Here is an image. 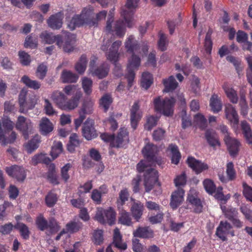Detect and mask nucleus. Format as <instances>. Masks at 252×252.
I'll return each mask as SVG.
<instances>
[{"label": "nucleus", "instance_id": "f257e3e1", "mask_svg": "<svg viewBox=\"0 0 252 252\" xmlns=\"http://www.w3.org/2000/svg\"><path fill=\"white\" fill-rule=\"evenodd\" d=\"M142 152L146 160H141L138 162L136 165V169L140 173L144 172V186L145 191L149 192L157 185L159 188V193H160L161 184L158 182V172L150 167L155 164L160 165L162 162L161 158L156 156L158 147L153 144L148 143L143 148Z\"/></svg>", "mask_w": 252, "mask_h": 252}, {"label": "nucleus", "instance_id": "f03ea898", "mask_svg": "<svg viewBox=\"0 0 252 252\" xmlns=\"http://www.w3.org/2000/svg\"><path fill=\"white\" fill-rule=\"evenodd\" d=\"M42 43L52 44L55 42L59 48H63L66 52L73 51L75 41V35L71 33L65 32L64 35H54L52 32L46 31L42 32L39 35Z\"/></svg>", "mask_w": 252, "mask_h": 252}, {"label": "nucleus", "instance_id": "7ed1b4c3", "mask_svg": "<svg viewBox=\"0 0 252 252\" xmlns=\"http://www.w3.org/2000/svg\"><path fill=\"white\" fill-rule=\"evenodd\" d=\"M81 96V92H77L74 96L67 100V97L63 93L56 91L52 93L51 98L60 109L70 111L74 110L78 106Z\"/></svg>", "mask_w": 252, "mask_h": 252}, {"label": "nucleus", "instance_id": "20e7f679", "mask_svg": "<svg viewBox=\"0 0 252 252\" xmlns=\"http://www.w3.org/2000/svg\"><path fill=\"white\" fill-rule=\"evenodd\" d=\"M93 8L91 6L84 8L80 14L75 15L68 22L67 27L71 31L77 27L88 25L89 27H95L97 23L92 19Z\"/></svg>", "mask_w": 252, "mask_h": 252}, {"label": "nucleus", "instance_id": "39448f33", "mask_svg": "<svg viewBox=\"0 0 252 252\" xmlns=\"http://www.w3.org/2000/svg\"><path fill=\"white\" fill-rule=\"evenodd\" d=\"M101 139L106 143H110L112 148H121L129 142L128 132L125 127H121L115 137L114 134L103 133L100 135Z\"/></svg>", "mask_w": 252, "mask_h": 252}, {"label": "nucleus", "instance_id": "423d86ee", "mask_svg": "<svg viewBox=\"0 0 252 252\" xmlns=\"http://www.w3.org/2000/svg\"><path fill=\"white\" fill-rule=\"evenodd\" d=\"M175 104V99L172 97L163 98L160 96H158L155 97L153 100L155 111L167 117L173 115Z\"/></svg>", "mask_w": 252, "mask_h": 252}, {"label": "nucleus", "instance_id": "0eeeda50", "mask_svg": "<svg viewBox=\"0 0 252 252\" xmlns=\"http://www.w3.org/2000/svg\"><path fill=\"white\" fill-rule=\"evenodd\" d=\"M35 224L37 228L41 231L49 229L51 233H56L61 228L59 223L54 218H50L48 221L42 214H39L36 217Z\"/></svg>", "mask_w": 252, "mask_h": 252}, {"label": "nucleus", "instance_id": "6e6552de", "mask_svg": "<svg viewBox=\"0 0 252 252\" xmlns=\"http://www.w3.org/2000/svg\"><path fill=\"white\" fill-rule=\"evenodd\" d=\"M36 103V96L32 95L27 97V92L21 91L19 95V111L25 113L29 110L33 108Z\"/></svg>", "mask_w": 252, "mask_h": 252}, {"label": "nucleus", "instance_id": "1a4fd4ad", "mask_svg": "<svg viewBox=\"0 0 252 252\" xmlns=\"http://www.w3.org/2000/svg\"><path fill=\"white\" fill-rule=\"evenodd\" d=\"M139 1V0H126L125 6L122 8L121 16L128 27L131 26L132 14L138 6Z\"/></svg>", "mask_w": 252, "mask_h": 252}, {"label": "nucleus", "instance_id": "9d476101", "mask_svg": "<svg viewBox=\"0 0 252 252\" xmlns=\"http://www.w3.org/2000/svg\"><path fill=\"white\" fill-rule=\"evenodd\" d=\"M125 46L127 51L131 53V58L129 63H140V58L135 54L140 49L138 41L132 35L129 36L125 43Z\"/></svg>", "mask_w": 252, "mask_h": 252}, {"label": "nucleus", "instance_id": "9b49d317", "mask_svg": "<svg viewBox=\"0 0 252 252\" xmlns=\"http://www.w3.org/2000/svg\"><path fill=\"white\" fill-rule=\"evenodd\" d=\"M15 127L17 130L22 132L26 140L29 138V133L32 127V123L30 119L23 116H19L15 124Z\"/></svg>", "mask_w": 252, "mask_h": 252}, {"label": "nucleus", "instance_id": "f8f14e48", "mask_svg": "<svg viewBox=\"0 0 252 252\" xmlns=\"http://www.w3.org/2000/svg\"><path fill=\"white\" fill-rule=\"evenodd\" d=\"M113 16L109 15L106 23V31L109 32H115L119 37H123L125 34V29L123 22L120 20L116 21L112 26Z\"/></svg>", "mask_w": 252, "mask_h": 252}, {"label": "nucleus", "instance_id": "ddd939ff", "mask_svg": "<svg viewBox=\"0 0 252 252\" xmlns=\"http://www.w3.org/2000/svg\"><path fill=\"white\" fill-rule=\"evenodd\" d=\"M230 234L232 237L235 236L234 231L232 229V226L227 221H220L216 229V235L221 240L224 241L227 240L226 235Z\"/></svg>", "mask_w": 252, "mask_h": 252}, {"label": "nucleus", "instance_id": "4468645a", "mask_svg": "<svg viewBox=\"0 0 252 252\" xmlns=\"http://www.w3.org/2000/svg\"><path fill=\"white\" fill-rule=\"evenodd\" d=\"M112 245L120 251H125L127 249L126 244L122 242V236L118 228L114 230L113 242L106 248V252H114L112 248Z\"/></svg>", "mask_w": 252, "mask_h": 252}, {"label": "nucleus", "instance_id": "2eb2a0df", "mask_svg": "<svg viewBox=\"0 0 252 252\" xmlns=\"http://www.w3.org/2000/svg\"><path fill=\"white\" fill-rule=\"evenodd\" d=\"M94 124V120L89 119L83 124L82 128V135L88 140L95 138L98 135Z\"/></svg>", "mask_w": 252, "mask_h": 252}, {"label": "nucleus", "instance_id": "dca6fc26", "mask_svg": "<svg viewBox=\"0 0 252 252\" xmlns=\"http://www.w3.org/2000/svg\"><path fill=\"white\" fill-rule=\"evenodd\" d=\"M5 171L10 177L15 178L19 182H23L26 178V173L24 168L20 166L14 165L6 167Z\"/></svg>", "mask_w": 252, "mask_h": 252}, {"label": "nucleus", "instance_id": "f3484780", "mask_svg": "<svg viewBox=\"0 0 252 252\" xmlns=\"http://www.w3.org/2000/svg\"><path fill=\"white\" fill-rule=\"evenodd\" d=\"M187 163L197 175L209 169V165L207 163L202 162L193 157H189L187 160Z\"/></svg>", "mask_w": 252, "mask_h": 252}, {"label": "nucleus", "instance_id": "a211bd4d", "mask_svg": "<svg viewBox=\"0 0 252 252\" xmlns=\"http://www.w3.org/2000/svg\"><path fill=\"white\" fill-rule=\"evenodd\" d=\"M224 142L231 157H236L239 152L241 143L239 141L231 136L226 137Z\"/></svg>", "mask_w": 252, "mask_h": 252}, {"label": "nucleus", "instance_id": "6ab92c4d", "mask_svg": "<svg viewBox=\"0 0 252 252\" xmlns=\"http://www.w3.org/2000/svg\"><path fill=\"white\" fill-rule=\"evenodd\" d=\"M139 107L138 102L135 101L130 110V125L134 130L136 129L138 124L142 117V113L139 110Z\"/></svg>", "mask_w": 252, "mask_h": 252}, {"label": "nucleus", "instance_id": "aec40b11", "mask_svg": "<svg viewBox=\"0 0 252 252\" xmlns=\"http://www.w3.org/2000/svg\"><path fill=\"white\" fill-rule=\"evenodd\" d=\"M184 194V190L180 188H178L172 193L170 205L173 209H176L182 204Z\"/></svg>", "mask_w": 252, "mask_h": 252}, {"label": "nucleus", "instance_id": "412c9836", "mask_svg": "<svg viewBox=\"0 0 252 252\" xmlns=\"http://www.w3.org/2000/svg\"><path fill=\"white\" fill-rule=\"evenodd\" d=\"M89 70L93 76H96L99 79L105 77L108 74L109 68L101 64L99 66H96V64H90Z\"/></svg>", "mask_w": 252, "mask_h": 252}, {"label": "nucleus", "instance_id": "4be33fe9", "mask_svg": "<svg viewBox=\"0 0 252 252\" xmlns=\"http://www.w3.org/2000/svg\"><path fill=\"white\" fill-rule=\"evenodd\" d=\"M205 137L209 146L214 150H216L217 146L219 147L220 146L219 138L214 130L209 129L206 130Z\"/></svg>", "mask_w": 252, "mask_h": 252}, {"label": "nucleus", "instance_id": "5701e85b", "mask_svg": "<svg viewBox=\"0 0 252 252\" xmlns=\"http://www.w3.org/2000/svg\"><path fill=\"white\" fill-rule=\"evenodd\" d=\"M133 235L135 237L151 239L154 237V232L149 226H139L133 232Z\"/></svg>", "mask_w": 252, "mask_h": 252}, {"label": "nucleus", "instance_id": "b1692460", "mask_svg": "<svg viewBox=\"0 0 252 252\" xmlns=\"http://www.w3.org/2000/svg\"><path fill=\"white\" fill-rule=\"evenodd\" d=\"M225 114L226 119L233 125H237L239 123V117L235 108L230 104L225 106Z\"/></svg>", "mask_w": 252, "mask_h": 252}, {"label": "nucleus", "instance_id": "393cba45", "mask_svg": "<svg viewBox=\"0 0 252 252\" xmlns=\"http://www.w3.org/2000/svg\"><path fill=\"white\" fill-rule=\"evenodd\" d=\"M187 200L193 206L194 212L195 213L199 214L202 212L203 205L201 200L198 197L196 192L194 194L189 193Z\"/></svg>", "mask_w": 252, "mask_h": 252}, {"label": "nucleus", "instance_id": "a878e982", "mask_svg": "<svg viewBox=\"0 0 252 252\" xmlns=\"http://www.w3.org/2000/svg\"><path fill=\"white\" fill-rule=\"evenodd\" d=\"M63 14L59 12L50 17L47 20V23L49 27L53 29H59L63 24Z\"/></svg>", "mask_w": 252, "mask_h": 252}, {"label": "nucleus", "instance_id": "bb28decb", "mask_svg": "<svg viewBox=\"0 0 252 252\" xmlns=\"http://www.w3.org/2000/svg\"><path fill=\"white\" fill-rule=\"evenodd\" d=\"M144 210V205L139 201L134 202L130 208V211L134 219L139 221Z\"/></svg>", "mask_w": 252, "mask_h": 252}, {"label": "nucleus", "instance_id": "cd10ccee", "mask_svg": "<svg viewBox=\"0 0 252 252\" xmlns=\"http://www.w3.org/2000/svg\"><path fill=\"white\" fill-rule=\"evenodd\" d=\"M162 83L164 86V89L163 91L165 93L172 92L177 88L178 85V83L172 75L169 76L168 78L163 79Z\"/></svg>", "mask_w": 252, "mask_h": 252}, {"label": "nucleus", "instance_id": "c85d7f7f", "mask_svg": "<svg viewBox=\"0 0 252 252\" xmlns=\"http://www.w3.org/2000/svg\"><path fill=\"white\" fill-rule=\"evenodd\" d=\"M39 128L41 133L46 135L53 130V125L48 118L43 117L40 122Z\"/></svg>", "mask_w": 252, "mask_h": 252}, {"label": "nucleus", "instance_id": "c756f323", "mask_svg": "<svg viewBox=\"0 0 252 252\" xmlns=\"http://www.w3.org/2000/svg\"><path fill=\"white\" fill-rule=\"evenodd\" d=\"M140 64H128L127 66V73L126 75V78L127 80L128 86L131 87L135 77L134 70H137Z\"/></svg>", "mask_w": 252, "mask_h": 252}, {"label": "nucleus", "instance_id": "7c9ffc66", "mask_svg": "<svg viewBox=\"0 0 252 252\" xmlns=\"http://www.w3.org/2000/svg\"><path fill=\"white\" fill-rule=\"evenodd\" d=\"M241 127L244 137L249 144L252 145V131L250 125L246 121L241 122Z\"/></svg>", "mask_w": 252, "mask_h": 252}, {"label": "nucleus", "instance_id": "2f4dec72", "mask_svg": "<svg viewBox=\"0 0 252 252\" xmlns=\"http://www.w3.org/2000/svg\"><path fill=\"white\" fill-rule=\"evenodd\" d=\"M94 101L91 99H85L82 103L81 108L79 110V113L86 116L93 113Z\"/></svg>", "mask_w": 252, "mask_h": 252}, {"label": "nucleus", "instance_id": "473e14b6", "mask_svg": "<svg viewBox=\"0 0 252 252\" xmlns=\"http://www.w3.org/2000/svg\"><path fill=\"white\" fill-rule=\"evenodd\" d=\"M122 42L120 40H117L113 43L112 47L107 55V58L110 61L117 62L118 61L119 55L117 52Z\"/></svg>", "mask_w": 252, "mask_h": 252}, {"label": "nucleus", "instance_id": "72a5a7b5", "mask_svg": "<svg viewBox=\"0 0 252 252\" xmlns=\"http://www.w3.org/2000/svg\"><path fill=\"white\" fill-rule=\"evenodd\" d=\"M14 228L19 230L22 238L25 240H29L31 234L29 228L23 222H17L14 225Z\"/></svg>", "mask_w": 252, "mask_h": 252}, {"label": "nucleus", "instance_id": "f704fd0d", "mask_svg": "<svg viewBox=\"0 0 252 252\" xmlns=\"http://www.w3.org/2000/svg\"><path fill=\"white\" fill-rule=\"evenodd\" d=\"M83 224L79 220L70 221L65 225V231L66 233L73 234L79 231L82 229Z\"/></svg>", "mask_w": 252, "mask_h": 252}, {"label": "nucleus", "instance_id": "c9c22d12", "mask_svg": "<svg viewBox=\"0 0 252 252\" xmlns=\"http://www.w3.org/2000/svg\"><path fill=\"white\" fill-rule=\"evenodd\" d=\"M172 154L171 162L174 164L177 165L181 158V153L179 150L178 146L174 144H171L168 147Z\"/></svg>", "mask_w": 252, "mask_h": 252}, {"label": "nucleus", "instance_id": "e433bc0d", "mask_svg": "<svg viewBox=\"0 0 252 252\" xmlns=\"http://www.w3.org/2000/svg\"><path fill=\"white\" fill-rule=\"evenodd\" d=\"M113 102V98L111 95L109 94H105L99 99V105L104 110V112H107L110 108V105Z\"/></svg>", "mask_w": 252, "mask_h": 252}, {"label": "nucleus", "instance_id": "4c0bfd02", "mask_svg": "<svg viewBox=\"0 0 252 252\" xmlns=\"http://www.w3.org/2000/svg\"><path fill=\"white\" fill-rule=\"evenodd\" d=\"M118 221L120 223L126 226H130L132 224L129 213L123 209L120 213Z\"/></svg>", "mask_w": 252, "mask_h": 252}, {"label": "nucleus", "instance_id": "58836bf2", "mask_svg": "<svg viewBox=\"0 0 252 252\" xmlns=\"http://www.w3.org/2000/svg\"><path fill=\"white\" fill-rule=\"evenodd\" d=\"M61 78L63 83H75L77 81L79 76L70 71L63 70Z\"/></svg>", "mask_w": 252, "mask_h": 252}, {"label": "nucleus", "instance_id": "ea45409f", "mask_svg": "<svg viewBox=\"0 0 252 252\" xmlns=\"http://www.w3.org/2000/svg\"><path fill=\"white\" fill-rule=\"evenodd\" d=\"M210 105L212 111L214 113H218L221 110L222 104L217 95L214 94L212 95L210 98Z\"/></svg>", "mask_w": 252, "mask_h": 252}, {"label": "nucleus", "instance_id": "a19ab883", "mask_svg": "<svg viewBox=\"0 0 252 252\" xmlns=\"http://www.w3.org/2000/svg\"><path fill=\"white\" fill-rule=\"evenodd\" d=\"M153 83V78L152 74L148 72H144L142 73L141 86L146 90L148 89Z\"/></svg>", "mask_w": 252, "mask_h": 252}, {"label": "nucleus", "instance_id": "79ce46f5", "mask_svg": "<svg viewBox=\"0 0 252 252\" xmlns=\"http://www.w3.org/2000/svg\"><path fill=\"white\" fill-rule=\"evenodd\" d=\"M116 213L112 208L109 207L108 209L104 210V216L106 223L110 225L114 224L116 221Z\"/></svg>", "mask_w": 252, "mask_h": 252}, {"label": "nucleus", "instance_id": "37998d69", "mask_svg": "<svg viewBox=\"0 0 252 252\" xmlns=\"http://www.w3.org/2000/svg\"><path fill=\"white\" fill-rule=\"evenodd\" d=\"M40 143L39 136L38 135H35L32 138L26 145V148L28 153H32L35 149H36L39 146Z\"/></svg>", "mask_w": 252, "mask_h": 252}, {"label": "nucleus", "instance_id": "c03bdc74", "mask_svg": "<svg viewBox=\"0 0 252 252\" xmlns=\"http://www.w3.org/2000/svg\"><path fill=\"white\" fill-rule=\"evenodd\" d=\"M62 143L60 141L54 142L50 152V155L53 159L56 158L63 152Z\"/></svg>", "mask_w": 252, "mask_h": 252}, {"label": "nucleus", "instance_id": "a18cd8bd", "mask_svg": "<svg viewBox=\"0 0 252 252\" xmlns=\"http://www.w3.org/2000/svg\"><path fill=\"white\" fill-rule=\"evenodd\" d=\"M80 142L78 138V136L75 134H72L69 137V142L67 145V150L70 152L74 151L76 147L79 146Z\"/></svg>", "mask_w": 252, "mask_h": 252}, {"label": "nucleus", "instance_id": "49530a36", "mask_svg": "<svg viewBox=\"0 0 252 252\" xmlns=\"http://www.w3.org/2000/svg\"><path fill=\"white\" fill-rule=\"evenodd\" d=\"M129 193L127 189L121 190L119 193V198L117 201V205L119 208L122 207L128 200Z\"/></svg>", "mask_w": 252, "mask_h": 252}, {"label": "nucleus", "instance_id": "de8ad7c7", "mask_svg": "<svg viewBox=\"0 0 252 252\" xmlns=\"http://www.w3.org/2000/svg\"><path fill=\"white\" fill-rule=\"evenodd\" d=\"M82 88L87 95H90L92 92L93 81L92 79L87 77L82 79Z\"/></svg>", "mask_w": 252, "mask_h": 252}, {"label": "nucleus", "instance_id": "09e8293b", "mask_svg": "<svg viewBox=\"0 0 252 252\" xmlns=\"http://www.w3.org/2000/svg\"><path fill=\"white\" fill-rule=\"evenodd\" d=\"M22 81L29 88L34 90H37L40 87V84L37 81L32 80L26 75H24L21 79Z\"/></svg>", "mask_w": 252, "mask_h": 252}, {"label": "nucleus", "instance_id": "8fccbe9b", "mask_svg": "<svg viewBox=\"0 0 252 252\" xmlns=\"http://www.w3.org/2000/svg\"><path fill=\"white\" fill-rule=\"evenodd\" d=\"M203 184L207 193L212 195L215 192L216 187L212 180L206 179L203 182Z\"/></svg>", "mask_w": 252, "mask_h": 252}, {"label": "nucleus", "instance_id": "3c124183", "mask_svg": "<svg viewBox=\"0 0 252 252\" xmlns=\"http://www.w3.org/2000/svg\"><path fill=\"white\" fill-rule=\"evenodd\" d=\"M225 93L229 99L230 101L233 103H237L238 97L236 92L232 88H229L226 87H223Z\"/></svg>", "mask_w": 252, "mask_h": 252}, {"label": "nucleus", "instance_id": "603ef678", "mask_svg": "<svg viewBox=\"0 0 252 252\" xmlns=\"http://www.w3.org/2000/svg\"><path fill=\"white\" fill-rule=\"evenodd\" d=\"M57 194L51 191L48 193L45 197V202L47 206L52 207L54 206L57 201Z\"/></svg>", "mask_w": 252, "mask_h": 252}, {"label": "nucleus", "instance_id": "864d4df0", "mask_svg": "<svg viewBox=\"0 0 252 252\" xmlns=\"http://www.w3.org/2000/svg\"><path fill=\"white\" fill-rule=\"evenodd\" d=\"M72 165L69 163L65 164L61 169V176L62 180L67 183L70 178L68 173L69 170L71 168Z\"/></svg>", "mask_w": 252, "mask_h": 252}, {"label": "nucleus", "instance_id": "5fc2aeb1", "mask_svg": "<svg viewBox=\"0 0 252 252\" xmlns=\"http://www.w3.org/2000/svg\"><path fill=\"white\" fill-rule=\"evenodd\" d=\"M158 118L157 116L153 115L148 117L147 119V122L144 126L145 129L150 131L154 127L157 126Z\"/></svg>", "mask_w": 252, "mask_h": 252}, {"label": "nucleus", "instance_id": "6e6d98bb", "mask_svg": "<svg viewBox=\"0 0 252 252\" xmlns=\"http://www.w3.org/2000/svg\"><path fill=\"white\" fill-rule=\"evenodd\" d=\"M222 189L221 187H219L216 190L214 196L216 199L225 203L230 198V195H224L222 192Z\"/></svg>", "mask_w": 252, "mask_h": 252}, {"label": "nucleus", "instance_id": "4d7b16f0", "mask_svg": "<svg viewBox=\"0 0 252 252\" xmlns=\"http://www.w3.org/2000/svg\"><path fill=\"white\" fill-rule=\"evenodd\" d=\"M93 241L96 245H100L103 243V232L102 230H97L94 231Z\"/></svg>", "mask_w": 252, "mask_h": 252}, {"label": "nucleus", "instance_id": "13d9d810", "mask_svg": "<svg viewBox=\"0 0 252 252\" xmlns=\"http://www.w3.org/2000/svg\"><path fill=\"white\" fill-rule=\"evenodd\" d=\"M194 121L201 129L203 130L207 127V120L203 115L199 113L196 114Z\"/></svg>", "mask_w": 252, "mask_h": 252}, {"label": "nucleus", "instance_id": "bf43d9fd", "mask_svg": "<svg viewBox=\"0 0 252 252\" xmlns=\"http://www.w3.org/2000/svg\"><path fill=\"white\" fill-rule=\"evenodd\" d=\"M168 44V41L167 39L166 36L163 33H159V40L158 42V46L159 49L161 51H164L166 49Z\"/></svg>", "mask_w": 252, "mask_h": 252}, {"label": "nucleus", "instance_id": "052dcab7", "mask_svg": "<svg viewBox=\"0 0 252 252\" xmlns=\"http://www.w3.org/2000/svg\"><path fill=\"white\" fill-rule=\"evenodd\" d=\"M211 34L212 31H209L206 33L205 39L204 47L208 54H210L212 48V42L211 38Z\"/></svg>", "mask_w": 252, "mask_h": 252}, {"label": "nucleus", "instance_id": "680f3d73", "mask_svg": "<svg viewBox=\"0 0 252 252\" xmlns=\"http://www.w3.org/2000/svg\"><path fill=\"white\" fill-rule=\"evenodd\" d=\"M226 174L229 181H232L236 178V172L234 165L232 162H229L226 165Z\"/></svg>", "mask_w": 252, "mask_h": 252}, {"label": "nucleus", "instance_id": "e2e57ef3", "mask_svg": "<svg viewBox=\"0 0 252 252\" xmlns=\"http://www.w3.org/2000/svg\"><path fill=\"white\" fill-rule=\"evenodd\" d=\"M174 182L177 187L184 186L187 183V176L185 172H184L181 175L177 176Z\"/></svg>", "mask_w": 252, "mask_h": 252}, {"label": "nucleus", "instance_id": "0e129e2a", "mask_svg": "<svg viewBox=\"0 0 252 252\" xmlns=\"http://www.w3.org/2000/svg\"><path fill=\"white\" fill-rule=\"evenodd\" d=\"M239 105L241 108V114L244 116H246L248 114V106L244 95L241 96Z\"/></svg>", "mask_w": 252, "mask_h": 252}, {"label": "nucleus", "instance_id": "69168bd1", "mask_svg": "<svg viewBox=\"0 0 252 252\" xmlns=\"http://www.w3.org/2000/svg\"><path fill=\"white\" fill-rule=\"evenodd\" d=\"M24 45L26 48H36L37 45V39L36 38L31 36H28L25 39Z\"/></svg>", "mask_w": 252, "mask_h": 252}, {"label": "nucleus", "instance_id": "338daca9", "mask_svg": "<svg viewBox=\"0 0 252 252\" xmlns=\"http://www.w3.org/2000/svg\"><path fill=\"white\" fill-rule=\"evenodd\" d=\"M44 110L46 115L53 116L56 113V111L53 108L52 104L48 99H44Z\"/></svg>", "mask_w": 252, "mask_h": 252}, {"label": "nucleus", "instance_id": "774afa93", "mask_svg": "<svg viewBox=\"0 0 252 252\" xmlns=\"http://www.w3.org/2000/svg\"><path fill=\"white\" fill-rule=\"evenodd\" d=\"M243 194L247 199L252 201V188L246 183L243 184Z\"/></svg>", "mask_w": 252, "mask_h": 252}]
</instances>
